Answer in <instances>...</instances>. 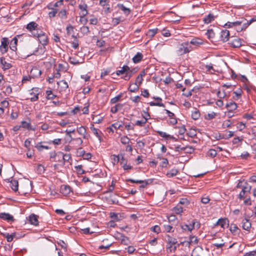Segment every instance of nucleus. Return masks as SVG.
<instances>
[{"label": "nucleus", "mask_w": 256, "mask_h": 256, "mask_svg": "<svg viewBox=\"0 0 256 256\" xmlns=\"http://www.w3.org/2000/svg\"><path fill=\"white\" fill-rule=\"evenodd\" d=\"M167 244L166 246V249L167 252H174L178 246H179V244H178V242L176 238L170 236L169 235L166 236Z\"/></svg>", "instance_id": "1"}, {"label": "nucleus", "mask_w": 256, "mask_h": 256, "mask_svg": "<svg viewBox=\"0 0 256 256\" xmlns=\"http://www.w3.org/2000/svg\"><path fill=\"white\" fill-rule=\"evenodd\" d=\"M192 50V48L189 42H186L178 45L176 52L178 56H182L189 53Z\"/></svg>", "instance_id": "2"}, {"label": "nucleus", "mask_w": 256, "mask_h": 256, "mask_svg": "<svg viewBox=\"0 0 256 256\" xmlns=\"http://www.w3.org/2000/svg\"><path fill=\"white\" fill-rule=\"evenodd\" d=\"M34 36L37 37L40 43L43 46H46L48 44V38L47 35L41 30L32 33Z\"/></svg>", "instance_id": "3"}, {"label": "nucleus", "mask_w": 256, "mask_h": 256, "mask_svg": "<svg viewBox=\"0 0 256 256\" xmlns=\"http://www.w3.org/2000/svg\"><path fill=\"white\" fill-rule=\"evenodd\" d=\"M242 22H240V19L238 20L230 22H227L224 26L226 28H234L237 32H240L242 31Z\"/></svg>", "instance_id": "4"}, {"label": "nucleus", "mask_w": 256, "mask_h": 256, "mask_svg": "<svg viewBox=\"0 0 256 256\" xmlns=\"http://www.w3.org/2000/svg\"><path fill=\"white\" fill-rule=\"evenodd\" d=\"M26 28L31 32L32 34L34 32H36L40 30L38 28V24L34 22H31L28 23L26 26Z\"/></svg>", "instance_id": "5"}, {"label": "nucleus", "mask_w": 256, "mask_h": 256, "mask_svg": "<svg viewBox=\"0 0 256 256\" xmlns=\"http://www.w3.org/2000/svg\"><path fill=\"white\" fill-rule=\"evenodd\" d=\"M40 94V88H35L32 89V92H30V94L32 96L30 98L31 102H36L38 99V94Z\"/></svg>", "instance_id": "6"}, {"label": "nucleus", "mask_w": 256, "mask_h": 256, "mask_svg": "<svg viewBox=\"0 0 256 256\" xmlns=\"http://www.w3.org/2000/svg\"><path fill=\"white\" fill-rule=\"evenodd\" d=\"M8 38H2L1 41V45L0 46V50L2 54L6 53L8 50Z\"/></svg>", "instance_id": "7"}, {"label": "nucleus", "mask_w": 256, "mask_h": 256, "mask_svg": "<svg viewBox=\"0 0 256 256\" xmlns=\"http://www.w3.org/2000/svg\"><path fill=\"white\" fill-rule=\"evenodd\" d=\"M242 42L241 38H236L230 40L228 44L234 48H238L242 46Z\"/></svg>", "instance_id": "8"}, {"label": "nucleus", "mask_w": 256, "mask_h": 256, "mask_svg": "<svg viewBox=\"0 0 256 256\" xmlns=\"http://www.w3.org/2000/svg\"><path fill=\"white\" fill-rule=\"evenodd\" d=\"M72 188L68 185H62L60 188V192L64 196L68 195L72 192Z\"/></svg>", "instance_id": "9"}, {"label": "nucleus", "mask_w": 256, "mask_h": 256, "mask_svg": "<svg viewBox=\"0 0 256 256\" xmlns=\"http://www.w3.org/2000/svg\"><path fill=\"white\" fill-rule=\"evenodd\" d=\"M0 218L6 220L8 222H14V216L8 213H6V212H2L0 214Z\"/></svg>", "instance_id": "10"}, {"label": "nucleus", "mask_w": 256, "mask_h": 256, "mask_svg": "<svg viewBox=\"0 0 256 256\" xmlns=\"http://www.w3.org/2000/svg\"><path fill=\"white\" fill-rule=\"evenodd\" d=\"M127 182H130L132 183H146V184L148 185L152 184L153 182V179H148L146 180H134L132 178L126 179V180Z\"/></svg>", "instance_id": "11"}, {"label": "nucleus", "mask_w": 256, "mask_h": 256, "mask_svg": "<svg viewBox=\"0 0 256 256\" xmlns=\"http://www.w3.org/2000/svg\"><path fill=\"white\" fill-rule=\"evenodd\" d=\"M230 31L227 30H222L220 34L221 40L223 42H227L230 38Z\"/></svg>", "instance_id": "12"}, {"label": "nucleus", "mask_w": 256, "mask_h": 256, "mask_svg": "<svg viewBox=\"0 0 256 256\" xmlns=\"http://www.w3.org/2000/svg\"><path fill=\"white\" fill-rule=\"evenodd\" d=\"M242 228L244 230L249 231L252 225L250 220L245 218L242 220Z\"/></svg>", "instance_id": "13"}, {"label": "nucleus", "mask_w": 256, "mask_h": 256, "mask_svg": "<svg viewBox=\"0 0 256 256\" xmlns=\"http://www.w3.org/2000/svg\"><path fill=\"white\" fill-rule=\"evenodd\" d=\"M63 0H60L56 2L54 4L50 3L48 6L47 8L49 10H54L57 9L56 8L60 7L63 4Z\"/></svg>", "instance_id": "14"}, {"label": "nucleus", "mask_w": 256, "mask_h": 256, "mask_svg": "<svg viewBox=\"0 0 256 256\" xmlns=\"http://www.w3.org/2000/svg\"><path fill=\"white\" fill-rule=\"evenodd\" d=\"M38 217L36 215L33 214L30 215L28 220L30 224L36 226H38Z\"/></svg>", "instance_id": "15"}, {"label": "nucleus", "mask_w": 256, "mask_h": 256, "mask_svg": "<svg viewBox=\"0 0 256 256\" xmlns=\"http://www.w3.org/2000/svg\"><path fill=\"white\" fill-rule=\"evenodd\" d=\"M156 132L157 134H158L159 136H162L164 138H166V139L173 140H177V139L174 136L168 134L165 132H163L160 131V130H157V131H156Z\"/></svg>", "instance_id": "16"}, {"label": "nucleus", "mask_w": 256, "mask_h": 256, "mask_svg": "<svg viewBox=\"0 0 256 256\" xmlns=\"http://www.w3.org/2000/svg\"><path fill=\"white\" fill-rule=\"evenodd\" d=\"M58 155H61L62 156V164L64 165L66 162H68L70 160H72L70 154H64L62 152H58Z\"/></svg>", "instance_id": "17"}, {"label": "nucleus", "mask_w": 256, "mask_h": 256, "mask_svg": "<svg viewBox=\"0 0 256 256\" xmlns=\"http://www.w3.org/2000/svg\"><path fill=\"white\" fill-rule=\"evenodd\" d=\"M119 234L120 237H118V238L120 240L122 244L128 246L130 243L128 237L124 236L122 234Z\"/></svg>", "instance_id": "18"}, {"label": "nucleus", "mask_w": 256, "mask_h": 256, "mask_svg": "<svg viewBox=\"0 0 256 256\" xmlns=\"http://www.w3.org/2000/svg\"><path fill=\"white\" fill-rule=\"evenodd\" d=\"M216 18L213 14H209L208 15L206 16L203 20L204 24H209L212 21L214 20L215 18Z\"/></svg>", "instance_id": "19"}, {"label": "nucleus", "mask_w": 256, "mask_h": 256, "mask_svg": "<svg viewBox=\"0 0 256 256\" xmlns=\"http://www.w3.org/2000/svg\"><path fill=\"white\" fill-rule=\"evenodd\" d=\"M0 62L2 66V68L4 70H8L12 67L11 64L7 62L4 57H1L0 58Z\"/></svg>", "instance_id": "20"}, {"label": "nucleus", "mask_w": 256, "mask_h": 256, "mask_svg": "<svg viewBox=\"0 0 256 256\" xmlns=\"http://www.w3.org/2000/svg\"><path fill=\"white\" fill-rule=\"evenodd\" d=\"M128 66H124L122 68H121V70H118L116 72V74L117 76L120 75H126V73L128 72Z\"/></svg>", "instance_id": "21"}, {"label": "nucleus", "mask_w": 256, "mask_h": 256, "mask_svg": "<svg viewBox=\"0 0 256 256\" xmlns=\"http://www.w3.org/2000/svg\"><path fill=\"white\" fill-rule=\"evenodd\" d=\"M226 107L228 110L232 112L237 108V104L234 102H230L226 104Z\"/></svg>", "instance_id": "22"}, {"label": "nucleus", "mask_w": 256, "mask_h": 256, "mask_svg": "<svg viewBox=\"0 0 256 256\" xmlns=\"http://www.w3.org/2000/svg\"><path fill=\"white\" fill-rule=\"evenodd\" d=\"M10 187L12 189L16 192L18 190V181L16 180H12L10 182Z\"/></svg>", "instance_id": "23"}, {"label": "nucleus", "mask_w": 256, "mask_h": 256, "mask_svg": "<svg viewBox=\"0 0 256 256\" xmlns=\"http://www.w3.org/2000/svg\"><path fill=\"white\" fill-rule=\"evenodd\" d=\"M239 19L240 22H242V30H245L250 24L249 20H247L244 18H241Z\"/></svg>", "instance_id": "24"}, {"label": "nucleus", "mask_w": 256, "mask_h": 256, "mask_svg": "<svg viewBox=\"0 0 256 256\" xmlns=\"http://www.w3.org/2000/svg\"><path fill=\"white\" fill-rule=\"evenodd\" d=\"M79 8L81 10V14L83 16H86L88 14V12L87 10L88 6L86 4H80Z\"/></svg>", "instance_id": "25"}, {"label": "nucleus", "mask_w": 256, "mask_h": 256, "mask_svg": "<svg viewBox=\"0 0 256 256\" xmlns=\"http://www.w3.org/2000/svg\"><path fill=\"white\" fill-rule=\"evenodd\" d=\"M190 44H193L196 46H198L200 44H203L202 40L198 38H192L190 42Z\"/></svg>", "instance_id": "26"}, {"label": "nucleus", "mask_w": 256, "mask_h": 256, "mask_svg": "<svg viewBox=\"0 0 256 256\" xmlns=\"http://www.w3.org/2000/svg\"><path fill=\"white\" fill-rule=\"evenodd\" d=\"M123 106V104H118L111 108L110 112L113 114H116L118 111L120 110L122 108Z\"/></svg>", "instance_id": "27"}, {"label": "nucleus", "mask_w": 256, "mask_h": 256, "mask_svg": "<svg viewBox=\"0 0 256 256\" xmlns=\"http://www.w3.org/2000/svg\"><path fill=\"white\" fill-rule=\"evenodd\" d=\"M143 58L142 54L138 52L132 58L133 62L135 64L138 63L141 61Z\"/></svg>", "instance_id": "28"}, {"label": "nucleus", "mask_w": 256, "mask_h": 256, "mask_svg": "<svg viewBox=\"0 0 256 256\" xmlns=\"http://www.w3.org/2000/svg\"><path fill=\"white\" fill-rule=\"evenodd\" d=\"M178 173V170L176 168H172L166 173V176L168 178H172L176 176Z\"/></svg>", "instance_id": "29"}, {"label": "nucleus", "mask_w": 256, "mask_h": 256, "mask_svg": "<svg viewBox=\"0 0 256 256\" xmlns=\"http://www.w3.org/2000/svg\"><path fill=\"white\" fill-rule=\"evenodd\" d=\"M180 227L184 231L188 230L191 232L193 230V227L192 226L190 222L188 224H182Z\"/></svg>", "instance_id": "30"}, {"label": "nucleus", "mask_w": 256, "mask_h": 256, "mask_svg": "<svg viewBox=\"0 0 256 256\" xmlns=\"http://www.w3.org/2000/svg\"><path fill=\"white\" fill-rule=\"evenodd\" d=\"M118 8L123 11L126 14H129L130 12V8H126L123 4H118Z\"/></svg>", "instance_id": "31"}, {"label": "nucleus", "mask_w": 256, "mask_h": 256, "mask_svg": "<svg viewBox=\"0 0 256 256\" xmlns=\"http://www.w3.org/2000/svg\"><path fill=\"white\" fill-rule=\"evenodd\" d=\"M132 74V71L130 70V68L128 67V72H126V75L122 76V78H124L126 80H128L130 79Z\"/></svg>", "instance_id": "32"}, {"label": "nucleus", "mask_w": 256, "mask_h": 256, "mask_svg": "<svg viewBox=\"0 0 256 256\" xmlns=\"http://www.w3.org/2000/svg\"><path fill=\"white\" fill-rule=\"evenodd\" d=\"M200 112L196 108L192 113V118L194 120H197L200 117Z\"/></svg>", "instance_id": "33"}, {"label": "nucleus", "mask_w": 256, "mask_h": 256, "mask_svg": "<svg viewBox=\"0 0 256 256\" xmlns=\"http://www.w3.org/2000/svg\"><path fill=\"white\" fill-rule=\"evenodd\" d=\"M146 122L147 119L144 118V119L142 120H136L134 125L142 127L144 126V125L146 123Z\"/></svg>", "instance_id": "34"}, {"label": "nucleus", "mask_w": 256, "mask_h": 256, "mask_svg": "<svg viewBox=\"0 0 256 256\" xmlns=\"http://www.w3.org/2000/svg\"><path fill=\"white\" fill-rule=\"evenodd\" d=\"M138 88L139 86L134 83L130 86L128 90L131 92H136L138 90Z\"/></svg>", "instance_id": "35"}, {"label": "nucleus", "mask_w": 256, "mask_h": 256, "mask_svg": "<svg viewBox=\"0 0 256 256\" xmlns=\"http://www.w3.org/2000/svg\"><path fill=\"white\" fill-rule=\"evenodd\" d=\"M220 226L222 228L227 227L228 225V218H220Z\"/></svg>", "instance_id": "36"}, {"label": "nucleus", "mask_w": 256, "mask_h": 256, "mask_svg": "<svg viewBox=\"0 0 256 256\" xmlns=\"http://www.w3.org/2000/svg\"><path fill=\"white\" fill-rule=\"evenodd\" d=\"M18 39L16 37H14L11 42L10 48L12 50L15 51L16 50V46L17 44Z\"/></svg>", "instance_id": "37"}, {"label": "nucleus", "mask_w": 256, "mask_h": 256, "mask_svg": "<svg viewBox=\"0 0 256 256\" xmlns=\"http://www.w3.org/2000/svg\"><path fill=\"white\" fill-rule=\"evenodd\" d=\"M192 226L193 227V229L196 228V229L200 228V224L196 220H193L191 222Z\"/></svg>", "instance_id": "38"}, {"label": "nucleus", "mask_w": 256, "mask_h": 256, "mask_svg": "<svg viewBox=\"0 0 256 256\" xmlns=\"http://www.w3.org/2000/svg\"><path fill=\"white\" fill-rule=\"evenodd\" d=\"M21 128H26L28 130H34V129H32V128L30 127L31 125H30V122H26V121H22L21 123Z\"/></svg>", "instance_id": "39"}, {"label": "nucleus", "mask_w": 256, "mask_h": 256, "mask_svg": "<svg viewBox=\"0 0 256 256\" xmlns=\"http://www.w3.org/2000/svg\"><path fill=\"white\" fill-rule=\"evenodd\" d=\"M206 35L209 40H211L214 37L215 34L212 29H209L207 30Z\"/></svg>", "instance_id": "40"}, {"label": "nucleus", "mask_w": 256, "mask_h": 256, "mask_svg": "<svg viewBox=\"0 0 256 256\" xmlns=\"http://www.w3.org/2000/svg\"><path fill=\"white\" fill-rule=\"evenodd\" d=\"M157 28L149 30L146 33V36H148L152 38L157 33Z\"/></svg>", "instance_id": "41"}, {"label": "nucleus", "mask_w": 256, "mask_h": 256, "mask_svg": "<svg viewBox=\"0 0 256 256\" xmlns=\"http://www.w3.org/2000/svg\"><path fill=\"white\" fill-rule=\"evenodd\" d=\"M122 94L121 93V94H119L117 96H115L114 98H112L110 101V103L112 104L116 103L118 102L120 100V99L122 97Z\"/></svg>", "instance_id": "42"}, {"label": "nucleus", "mask_w": 256, "mask_h": 256, "mask_svg": "<svg viewBox=\"0 0 256 256\" xmlns=\"http://www.w3.org/2000/svg\"><path fill=\"white\" fill-rule=\"evenodd\" d=\"M58 16L61 19H66L67 18L66 11V10H61L58 14Z\"/></svg>", "instance_id": "43"}, {"label": "nucleus", "mask_w": 256, "mask_h": 256, "mask_svg": "<svg viewBox=\"0 0 256 256\" xmlns=\"http://www.w3.org/2000/svg\"><path fill=\"white\" fill-rule=\"evenodd\" d=\"M72 37L74 38V40L72 42V47L74 49H76L78 48L79 44H78V40L77 38L74 36V35L72 36Z\"/></svg>", "instance_id": "44"}, {"label": "nucleus", "mask_w": 256, "mask_h": 256, "mask_svg": "<svg viewBox=\"0 0 256 256\" xmlns=\"http://www.w3.org/2000/svg\"><path fill=\"white\" fill-rule=\"evenodd\" d=\"M190 240L189 242H183V244H185L186 243V244H190L191 243H195V244H197L198 242V238L196 236H190Z\"/></svg>", "instance_id": "45"}, {"label": "nucleus", "mask_w": 256, "mask_h": 256, "mask_svg": "<svg viewBox=\"0 0 256 256\" xmlns=\"http://www.w3.org/2000/svg\"><path fill=\"white\" fill-rule=\"evenodd\" d=\"M46 98L48 100H53L56 96V95L53 94L52 90H46Z\"/></svg>", "instance_id": "46"}, {"label": "nucleus", "mask_w": 256, "mask_h": 256, "mask_svg": "<svg viewBox=\"0 0 256 256\" xmlns=\"http://www.w3.org/2000/svg\"><path fill=\"white\" fill-rule=\"evenodd\" d=\"M217 154L216 151L214 149H210L207 152V155L210 158H214Z\"/></svg>", "instance_id": "47"}, {"label": "nucleus", "mask_w": 256, "mask_h": 256, "mask_svg": "<svg viewBox=\"0 0 256 256\" xmlns=\"http://www.w3.org/2000/svg\"><path fill=\"white\" fill-rule=\"evenodd\" d=\"M4 236L6 238V240L8 242H12L16 234L14 233H13L11 234H4Z\"/></svg>", "instance_id": "48"}, {"label": "nucleus", "mask_w": 256, "mask_h": 256, "mask_svg": "<svg viewBox=\"0 0 256 256\" xmlns=\"http://www.w3.org/2000/svg\"><path fill=\"white\" fill-rule=\"evenodd\" d=\"M80 30L84 34H87L90 32L89 28L88 26H82L80 28Z\"/></svg>", "instance_id": "49"}, {"label": "nucleus", "mask_w": 256, "mask_h": 256, "mask_svg": "<svg viewBox=\"0 0 256 256\" xmlns=\"http://www.w3.org/2000/svg\"><path fill=\"white\" fill-rule=\"evenodd\" d=\"M44 171H45V169H44V166L40 164L37 166L36 172L38 174H43V173H44Z\"/></svg>", "instance_id": "50"}, {"label": "nucleus", "mask_w": 256, "mask_h": 256, "mask_svg": "<svg viewBox=\"0 0 256 256\" xmlns=\"http://www.w3.org/2000/svg\"><path fill=\"white\" fill-rule=\"evenodd\" d=\"M36 148H37V149L39 151H42L44 148L46 150L50 149V147L46 146H44L41 144V142L38 143L36 146Z\"/></svg>", "instance_id": "51"}, {"label": "nucleus", "mask_w": 256, "mask_h": 256, "mask_svg": "<svg viewBox=\"0 0 256 256\" xmlns=\"http://www.w3.org/2000/svg\"><path fill=\"white\" fill-rule=\"evenodd\" d=\"M75 168L79 174H84L86 173V171L82 169V165L76 166Z\"/></svg>", "instance_id": "52"}, {"label": "nucleus", "mask_w": 256, "mask_h": 256, "mask_svg": "<svg viewBox=\"0 0 256 256\" xmlns=\"http://www.w3.org/2000/svg\"><path fill=\"white\" fill-rule=\"evenodd\" d=\"M173 211L176 214H180L183 212V208L182 206H176L173 208Z\"/></svg>", "instance_id": "53"}, {"label": "nucleus", "mask_w": 256, "mask_h": 256, "mask_svg": "<svg viewBox=\"0 0 256 256\" xmlns=\"http://www.w3.org/2000/svg\"><path fill=\"white\" fill-rule=\"evenodd\" d=\"M69 62L71 64L76 65L80 64V62H78V60L76 58L74 57H70L69 58Z\"/></svg>", "instance_id": "54"}, {"label": "nucleus", "mask_w": 256, "mask_h": 256, "mask_svg": "<svg viewBox=\"0 0 256 256\" xmlns=\"http://www.w3.org/2000/svg\"><path fill=\"white\" fill-rule=\"evenodd\" d=\"M251 188H252L251 186L246 183V186H242V190H243L246 193V192H250Z\"/></svg>", "instance_id": "55"}, {"label": "nucleus", "mask_w": 256, "mask_h": 256, "mask_svg": "<svg viewBox=\"0 0 256 256\" xmlns=\"http://www.w3.org/2000/svg\"><path fill=\"white\" fill-rule=\"evenodd\" d=\"M178 204L182 205L188 206L190 204V202L187 198H182L180 199Z\"/></svg>", "instance_id": "56"}, {"label": "nucleus", "mask_w": 256, "mask_h": 256, "mask_svg": "<svg viewBox=\"0 0 256 256\" xmlns=\"http://www.w3.org/2000/svg\"><path fill=\"white\" fill-rule=\"evenodd\" d=\"M130 138L127 136H123L120 138V142L123 144H127L130 142Z\"/></svg>", "instance_id": "57"}, {"label": "nucleus", "mask_w": 256, "mask_h": 256, "mask_svg": "<svg viewBox=\"0 0 256 256\" xmlns=\"http://www.w3.org/2000/svg\"><path fill=\"white\" fill-rule=\"evenodd\" d=\"M150 230L154 232H156V234H159L160 232V228L158 225H156V226L152 227Z\"/></svg>", "instance_id": "58"}, {"label": "nucleus", "mask_w": 256, "mask_h": 256, "mask_svg": "<svg viewBox=\"0 0 256 256\" xmlns=\"http://www.w3.org/2000/svg\"><path fill=\"white\" fill-rule=\"evenodd\" d=\"M150 106H161V107H164L165 106L164 104L160 102H150Z\"/></svg>", "instance_id": "59"}, {"label": "nucleus", "mask_w": 256, "mask_h": 256, "mask_svg": "<svg viewBox=\"0 0 256 256\" xmlns=\"http://www.w3.org/2000/svg\"><path fill=\"white\" fill-rule=\"evenodd\" d=\"M242 90L241 89H238V90L234 92L233 94H235L236 98L234 97V98L236 100L242 96Z\"/></svg>", "instance_id": "60"}, {"label": "nucleus", "mask_w": 256, "mask_h": 256, "mask_svg": "<svg viewBox=\"0 0 256 256\" xmlns=\"http://www.w3.org/2000/svg\"><path fill=\"white\" fill-rule=\"evenodd\" d=\"M77 132H78L80 134V135H82V134H86V129L84 128L83 126H81V127H80L78 128V129H77Z\"/></svg>", "instance_id": "61"}, {"label": "nucleus", "mask_w": 256, "mask_h": 256, "mask_svg": "<svg viewBox=\"0 0 256 256\" xmlns=\"http://www.w3.org/2000/svg\"><path fill=\"white\" fill-rule=\"evenodd\" d=\"M217 96L220 98H224L226 96V94L224 90H223L222 92L220 90H218L217 92Z\"/></svg>", "instance_id": "62"}, {"label": "nucleus", "mask_w": 256, "mask_h": 256, "mask_svg": "<svg viewBox=\"0 0 256 256\" xmlns=\"http://www.w3.org/2000/svg\"><path fill=\"white\" fill-rule=\"evenodd\" d=\"M52 11L50 12H48V16L50 18H54L56 16V14L58 12V9H54V10H51Z\"/></svg>", "instance_id": "63"}, {"label": "nucleus", "mask_w": 256, "mask_h": 256, "mask_svg": "<svg viewBox=\"0 0 256 256\" xmlns=\"http://www.w3.org/2000/svg\"><path fill=\"white\" fill-rule=\"evenodd\" d=\"M230 230L232 233H234L236 232V230H238V228L236 225L234 224H232L230 225Z\"/></svg>", "instance_id": "64"}]
</instances>
